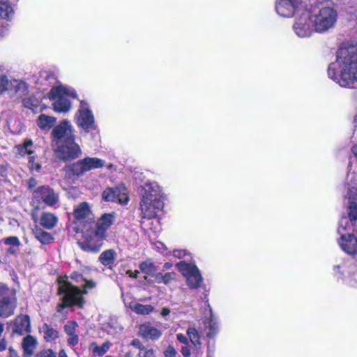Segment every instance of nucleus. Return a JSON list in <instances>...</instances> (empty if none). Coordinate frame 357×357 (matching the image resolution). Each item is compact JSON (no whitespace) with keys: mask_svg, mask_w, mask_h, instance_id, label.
Returning <instances> with one entry per match:
<instances>
[{"mask_svg":"<svg viewBox=\"0 0 357 357\" xmlns=\"http://www.w3.org/2000/svg\"><path fill=\"white\" fill-rule=\"evenodd\" d=\"M41 331L44 333V338L47 342L53 341L58 337V331L47 324L42 326Z\"/></svg>","mask_w":357,"mask_h":357,"instance_id":"2f4dec72","label":"nucleus"},{"mask_svg":"<svg viewBox=\"0 0 357 357\" xmlns=\"http://www.w3.org/2000/svg\"><path fill=\"white\" fill-rule=\"evenodd\" d=\"M340 268V266H335V268H335V269H336V268Z\"/></svg>","mask_w":357,"mask_h":357,"instance_id":"69168bd1","label":"nucleus"},{"mask_svg":"<svg viewBox=\"0 0 357 357\" xmlns=\"http://www.w3.org/2000/svg\"><path fill=\"white\" fill-rule=\"evenodd\" d=\"M176 338L178 341L181 343L185 344V345L188 344V337L183 334L178 333L176 335Z\"/></svg>","mask_w":357,"mask_h":357,"instance_id":"de8ad7c7","label":"nucleus"},{"mask_svg":"<svg viewBox=\"0 0 357 357\" xmlns=\"http://www.w3.org/2000/svg\"><path fill=\"white\" fill-rule=\"evenodd\" d=\"M68 97H76L74 91L63 86L53 87L50 92V99L53 101V107L57 112H66L70 108Z\"/></svg>","mask_w":357,"mask_h":357,"instance_id":"423d86ee","label":"nucleus"},{"mask_svg":"<svg viewBox=\"0 0 357 357\" xmlns=\"http://www.w3.org/2000/svg\"><path fill=\"white\" fill-rule=\"evenodd\" d=\"M309 10L314 22L315 32L324 33L335 27L337 20V12L333 7H314Z\"/></svg>","mask_w":357,"mask_h":357,"instance_id":"7ed1b4c3","label":"nucleus"},{"mask_svg":"<svg viewBox=\"0 0 357 357\" xmlns=\"http://www.w3.org/2000/svg\"><path fill=\"white\" fill-rule=\"evenodd\" d=\"M116 219L114 213L102 214L97 220L96 229L103 234H107V229L113 225Z\"/></svg>","mask_w":357,"mask_h":357,"instance_id":"aec40b11","label":"nucleus"},{"mask_svg":"<svg viewBox=\"0 0 357 357\" xmlns=\"http://www.w3.org/2000/svg\"><path fill=\"white\" fill-rule=\"evenodd\" d=\"M33 234L35 238L43 244H49L54 240L53 236L49 232L43 231L40 228H36L33 230Z\"/></svg>","mask_w":357,"mask_h":357,"instance_id":"c756f323","label":"nucleus"},{"mask_svg":"<svg viewBox=\"0 0 357 357\" xmlns=\"http://www.w3.org/2000/svg\"><path fill=\"white\" fill-rule=\"evenodd\" d=\"M16 307V297L0 299V317H8L14 313Z\"/></svg>","mask_w":357,"mask_h":357,"instance_id":"412c9836","label":"nucleus"},{"mask_svg":"<svg viewBox=\"0 0 357 357\" xmlns=\"http://www.w3.org/2000/svg\"><path fill=\"white\" fill-rule=\"evenodd\" d=\"M29 162L31 164L30 168L31 169H35L36 172L40 171L41 165L38 163H34V158L33 156H30L29 158Z\"/></svg>","mask_w":357,"mask_h":357,"instance_id":"c03bdc74","label":"nucleus"},{"mask_svg":"<svg viewBox=\"0 0 357 357\" xmlns=\"http://www.w3.org/2000/svg\"><path fill=\"white\" fill-rule=\"evenodd\" d=\"M129 307L138 314L147 315L153 311V307L151 305H143L137 303H130Z\"/></svg>","mask_w":357,"mask_h":357,"instance_id":"cd10ccee","label":"nucleus"},{"mask_svg":"<svg viewBox=\"0 0 357 357\" xmlns=\"http://www.w3.org/2000/svg\"><path fill=\"white\" fill-rule=\"evenodd\" d=\"M77 328L78 324L74 321H68L64 326V331L68 335L67 341L69 345L75 346L78 344Z\"/></svg>","mask_w":357,"mask_h":357,"instance_id":"4be33fe9","label":"nucleus"},{"mask_svg":"<svg viewBox=\"0 0 357 357\" xmlns=\"http://www.w3.org/2000/svg\"><path fill=\"white\" fill-rule=\"evenodd\" d=\"M176 266L185 278L186 282L190 289H197L200 287L203 279L195 265L182 261L177 263Z\"/></svg>","mask_w":357,"mask_h":357,"instance_id":"1a4fd4ad","label":"nucleus"},{"mask_svg":"<svg viewBox=\"0 0 357 357\" xmlns=\"http://www.w3.org/2000/svg\"><path fill=\"white\" fill-rule=\"evenodd\" d=\"M74 217L77 222H91L93 220L91 208L88 203L82 202L74 208Z\"/></svg>","mask_w":357,"mask_h":357,"instance_id":"f3484780","label":"nucleus"},{"mask_svg":"<svg viewBox=\"0 0 357 357\" xmlns=\"http://www.w3.org/2000/svg\"><path fill=\"white\" fill-rule=\"evenodd\" d=\"M139 268L143 273L151 276H153L158 270L157 266L151 260L142 262Z\"/></svg>","mask_w":357,"mask_h":357,"instance_id":"7c9ffc66","label":"nucleus"},{"mask_svg":"<svg viewBox=\"0 0 357 357\" xmlns=\"http://www.w3.org/2000/svg\"><path fill=\"white\" fill-rule=\"evenodd\" d=\"M143 190L141 200L142 212L145 218H153L163 207L160 188L155 183H149L145 184Z\"/></svg>","mask_w":357,"mask_h":357,"instance_id":"f03ea898","label":"nucleus"},{"mask_svg":"<svg viewBox=\"0 0 357 357\" xmlns=\"http://www.w3.org/2000/svg\"><path fill=\"white\" fill-rule=\"evenodd\" d=\"M172 263L167 262V263H165V264H164V266H163V267H164V268H165V270H169V269H170V268H172Z\"/></svg>","mask_w":357,"mask_h":357,"instance_id":"052dcab7","label":"nucleus"},{"mask_svg":"<svg viewBox=\"0 0 357 357\" xmlns=\"http://www.w3.org/2000/svg\"><path fill=\"white\" fill-rule=\"evenodd\" d=\"M174 273H167L164 275L163 278V283L165 284H169L171 281L174 280Z\"/></svg>","mask_w":357,"mask_h":357,"instance_id":"a18cd8bd","label":"nucleus"},{"mask_svg":"<svg viewBox=\"0 0 357 357\" xmlns=\"http://www.w3.org/2000/svg\"><path fill=\"white\" fill-rule=\"evenodd\" d=\"M17 250L15 248V246H13V247L9 248L7 250L6 252L8 255H15L17 252Z\"/></svg>","mask_w":357,"mask_h":357,"instance_id":"6e6d98bb","label":"nucleus"},{"mask_svg":"<svg viewBox=\"0 0 357 357\" xmlns=\"http://www.w3.org/2000/svg\"><path fill=\"white\" fill-rule=\"evenodd\" d=\"M3 330H4V326L3 324L0 323V337L2 335Z\"/></svg>","mask_w":357,"mask_h":357,"instance_id":"e2e57ef3","label":"nucleus"},{"mask_svg":"<svg viewBox=\"0 0 357 357\" xmlns=\"http://www.w3.org/2000/svg\"><path fill=\"white\" fill-rule=\"evenodd\" d=\"M328 76L344 87L357 84V44H344L337 52L335 61L328 66Z\"/></svg>","mask_w":357,"mask_h":357,"instance_id":"f257e3e1","label":"nucleus"},{"mask_svg":"<svg viewBox=\"0 0 357 357\" xmlns=\"http://www.w3.org/2000/svg\"><path fill=\"white\" fill-rule=\"evenodd\" d=\"M117 253L113 249H108L103 251L99 256L100 262L105 266L112 267L116 259Z\"/></svg>","mask_w":357,"mask_h":357,"instance_id":"393cba45","label":"nucleus"},{"mask_svg":"<svg viewBox=\"0 0 357 357\" xmlns=\"http://www.w3.org/2000/svg\"><path fill=\"white\" fill-rule=\"evenodd\" d=\"M102 198L107 202H115L121 204H126L128 202V190L124 185L115 188H107L102 192Z\"/></svg>","mask_w":357,"mask_h":357,"instance_id":"4468645a","label":"nucleus"},{"mask_svg":"<svg viewBox=\"0 0 357 357\" xmlns=\"http://www.w3.org/2000/svg\"><path fill=\"white\" fill-rule=\"evenodd\" d=\"M181 354L184 357H188L190 356V349L188 344L183 347L181 350Z\"/></svg>","mask_w":357,"mask_h":357,"instance_id":"8fccbe9b","label":"nucleus"},{"mask_svg":"<svg viewBox=\"0 0 357 357\" xmlns=\"http://www.w3.org/2000/svg\"><path fill=\"white\" fill-rule=\"evenodd\" d=\"M111 345L112 344L108 341L104 342L101 346L93 342L90 344L89 349L93 354L102 356L109 349Z\"/></svg>","mask_w":357,"mask_h":357,"instance_id":"c85d7f7f","label":"nucleus"},{"mask_svg":"<svg viewBox=\"0 0 357 357\" xmlns=\"http://www.w3.org/2000/svg\"><path fill=\"white\" fill-rule=\"evenodd\" d=\"M187 335L190 342L195 347L198 348L201 345L199 335L195 328H188Z\"/></svg>","mask_w":357,"mask_h":357,"instance_id":"72a5a7b5","label":"nucleus"},{"mask_svg":"<svg viewBox=\"0 0 357 357\" xmlns=\"http://www.w3.org/2000/svg\"><path fill=\"white\" fill-rule=\"evenodd\" d=\"M312 18L310 10L306 8L298 13L294 24V30L298 37H310L315 31V26Z\"/></svg>","mask_w":357,"mask_h":357,"instance_id":"6e6552de","label":"nucleus"},{"mask_svg":"<svg viewBox=\"0 0 357 357\" xmlns=\"http://www.w3.org/2000/svg\"><path fill=\"white\" fill-rule=\"evenodd\" d=\"M306 6V0H280L276 3L275 10L280 16L290 17L298 14Z\"/></svg>","mask_w":357,"mask_h":357,"instance_id":"9d476101","label":"nucleus"},{"mask_svg":"<svg viewBox=\"0 0 357 357\" xmlns=\"http://www.w3.org/2000/svg\"><path fill=\"white\" fill-rule=\"evenodd\" d=\"M32 144L33 143L31 140L26 141L20 150V153L24 155V149H26L27 154L31 155L33 153V151L30 149V148L32 146Z\"/></svg>","mask_w":357,"mask_h":357,"instance_id":"79ce46f5","label":"nucleus"},{"mask_svg":"<svg viewBox=\"0 0 357 357\" xmlns=\"http://www.w3.org/2000/svg\"><path fill=\"white\" fill-rule=\"evenodd\" d=\"M130 344L132 346H133L134 347L138 349L139 351H141L144 347V346L142 344V342L138 339H134L131 342Z\"/></svg>","mask_w":357,"mask_h":357,"instance_id":"49530a36","label":"nucleus"},{"mask_svg":"<svg viewBox=\"0 0 357 357\" xmlns=\"http://www.w3.org/2000/svg\"><path fill=\"white\" fill-rule=\"evenodd\" d=\"M164 356L165 357H178V353L172 346L169 345L165 350Z\"/></svg>","mask_w":357,"mask_h":357,"instance_id":"a19ab883","label":"nucleus"},{"mask_svg":"<svg viewBox=\"0 0 357 357\" xmlns=\"http://www.w3.org/2000/svg\"><path fill=\"white\" fill-rule=\"evenodd\" d=\"M10 93H13L19 98L26 95L29 92V85L21 79H9L8 90Z\"/></svg>","mask_w":357,"mask_h":357,"instance_id":"6ab92c4d","label":"nucleus"},{"mask_svg":"<svg viewBox=\"0 0 357 357\" xmlns=\"http://www.w3.org/2000/svg\"><path fill=\"white\" fill-rule=\"evenodd\" d=\"M138 334L144 338L155 341L161 337L162 332L151 323H144L139 326Z\"/></svg>","mask_w":357,"mask_h":357,"instance_id":"a211bd4d","label":"nucleus"},{"mask_svg":"<svg viewBox=\"0 0 357 357\" xmlns=\"http://www.w3.org/2000/svg\"><path fill=\"white\" fill-rule=\"evenodd\" d=\"M52 137L56 145L75 139L73 126L67 120L61 121L53 128Z\"/></svg>","mask_w":357,"mask_h":357,"instance_id":"ddd939ff","label":"nucleus"},{"mask_svg":"<svg viewBox=\"0 0 357 357\" xmlns=\"http://www.w3.org/2000/svg\"><path fill=\"white\" fill-rule=\"evenodd\" d=\"M173 255L175 257L182 258L187 255V252L185 250H176L173 252Z\"/></svg>","mask_w":357,"mask_h":357,"instance_id":"09e8293b","label":"nucleus"},{"mask_svg":"<svg viewBox=\"0 0 357 357\" xmlns=\"http://www.w3.org/2000/svg\"><path fill=\"white\" fill-rule=\"evenodd\" d=\"M344 244H346L347 246H350L351 245V243L349 241H344Z\"/></svg>","mask_w":357,"mask_h":357,"instance_id":"0e129e2a","label":"nucleus"},{"mask_svg":"<svg viewBox=\"0 0 357 357\" xmlns=\"http://www.w3.org/2000/svg\"><path fill=\"white\" fill-rule=\"evenodd\" d=\"M59 357H68L66 352L62 350V351H60L59 354Z\"/></svg>","mask_w":357,"mask_h":357,"instance_id":"680f3d73","label":"nucleus"},{"mask_svg":"<svg viewBox=\"0 0 357 357\" xmlns=\"http://www.w3.org/2000/svg\"><path fill=\"white\" fill-rule=\"evenodd\" d=\"M155 277V282L158 283H163L164 275L161 273H155L153 275Z\"/></svg>","mask_w":357,"mask_h":357,"instance_id":"3c124183","label":"nucleus"},{"mask_svg":"<svg viewBox=\"0 0 357 357\" xmlns=\"http://www.w3.org/2000/svg\"><path fill=\"white\" fill-rule=\"evenodd\" d=\"M15 296V291L8 288L5 284L0 283V299H6Z\"/></svg>","mask_w":357,"mask_h":357,"instance_id":"c9c22d12","label":"nucleus"},{"mask_svg":"<svg viewBox=\"0 0 357 357\" xmlns=\"http://www.w3.org/2000/svg\"><path fill=\"white\" fill-rule=\"evenodd\" d=\"M14 14L12 6L6 1H0V16L9 20Z\"/></svg>","mask_w":357,"mask_h":357,"instance_id":"473e14b6","label":"nucleus"},{"mask_svg":"<svg viewBox=\"0 0 357 357\" xmlns=\"http://www.w3.org/2000/svg\"><path fill=\"white\" fill-rule=\"evenodd\" d=\"M352 153L357 158V145L354 146L351 149Z\"/></svg>","mask_w":357,"mask_h":357,"instance_id":"bf43d9fd","label":"nucleus"},{"mask_svg":"<svg viewBox=\"0 0 357 357\" xmlns=\"http://www.w3.org/2000/svg\"><path fill=\"white\" fill-rule=\"evenodd\" d=\"M77 126L86 131L96 129L94 116L84 104H82L77 116Z\"/></svg>","mask_w":357,"mask_h":357,"instance_id":"2eb2a0df","label":"nucleus"},{"mask_svg":"<svg viewBox=\"0 0 357 357\" xmlns=\"http://www.w3.org/2000/svg\"><path fill=\"white\" fill-rule=\"evenodd\" d=\"M105 162L98 158L87 157L65 167L64 170L69 174L79 176L86 172L103 167Z\"/></svg>","mask_w":357,"mask_h":357,"instance_id":"0eeeda50","label":"nucleus"},{"mask_svg":"<svg viewBox=\"0 0 357 357\" xmlns=\"http://www.w3.org/2000/svg\"><path fill=\"white\" fill-rule=\"evenodd\" d=\"M59 294H63L62 303L57 305L58 312H61L67 306L77 305L82 307L84 305V299L81 290L66 281L63 278L59 279Z\"/></svg>","mask_w":357,"mask_h":357,"instance_id":"39448f33","label":"nucleus"},{"mask_svg":"<svg viewBox=\"0 0 357 357\" xmlns=\"http://www.w3.org/2000/svg\"><path fill=\"white\" fill-rule=\"evenodd\" d=\"M58 222V218L51 213H43L41 215L40 223L46 229H50L54 227Z\"/></svg>","mask_w":357,"mask_h":357,"instance_id":"bb28decb","label":"nucleus"},{"mask_svg":"<svg viewBox=\"0 0 357 357\" xmlns=\"http://www.w3.org/2000/svg\"><path fill=\"white\" fill-rule=\"evenodd\" d=\"M209 331L207 333V337H212L215 335L218 332V324L215 319L212 317L208 321Z\"/></svg>","mask_w":357,"mask_h":357,"instance_id":"e433bc0d","label":"nucleus"},{"mask_svg":"<svg viewBox=\"0 0 357 357\" xmlns=\"http://www.w3.org/2000/svg\"><path fill=\"white\" fill-rule=\"evenodd\" d=\"M55 153L59 159L63 161H69L81 155L82 149L79 145L75 142V139H73L57 144Z\"/></svg>","mask_w":357,"mask_h":357,"instance_id":"f8f14e48","label":"nucleus"},{"mask_svg":"<svg viewBox=\"0 0 357 357\" xmlns=\"http://www.w3.org/2000/svg\"><path fill=\"white\" fill-rule=\"evenodd\" d=\"M6 245H10L13 246L18 247L20 245V240L16 236H10L3 240Z\"/></svg>","mask_w":357,"mask_h":357,"instance_id":"ea45409f","label":"nucleus"},{"mask_svg":"<svg viewBox=\"0 0 357 357\" xmlns=\"http://www.w3.org/2000/svg\"><path fill=\"white\" fill-rule=\"evenodd\" d=\"M139 273V272L138 271H135L134 273H133L132 271H130V270H129V271H127V274H128L130 277H131V278H136L137 277V275H138Z\"/></svg>","mask_w":357,"mask_h":357,"instance_id":"5fc2aeb1","label":"nucleus"},{"mask_svg":"<svg viewBox=\"0 0 357 357\" xmlns=\"http://www.w3.org/2000/svg\"><path fill=\"white\" fill-rule=\"evenodd\" d=\"M170 313V310L167 307H163L161 311V314L163 317L168 315Z\"/></svg>","mask_w":357,"mask_h":357,"instance_id":"4d7b16f0","label":"nucleus"},{"mask_svg":"<svg viewBox=\"0 0 357 357\" xmlns=\"http://www.w3.org/2000/svg\"><path fill=\"white\" fill-rule=\"evenodd\" d=\"M138 357H155V351L153 348L144 347L139 351Z\"/></svg>","mask_w":357,"mask_h":357,"instance_id":"58836bf2","label":"nucleus"},{"mask_svg":"<svg viewBox=\"0 0 357 357\" xmlns=\"http://www.w3.org/2000/svg\"><path fill=\"white\" fill-rule=\"evenodd\" d=\"M33 197L37 199H41L48 206L54 205L59 200V196L53 190L40 187L33 192Z\"/></svg>","mask_w":357,"mask_h":357,"instance_id":"dca6fc26","label":"nucleus"},{"mask_svg":"<svg viewBox=\"0 0 357 357\" xmlns=\"http://www.w3.org/2000/svg\"><path fill=\"white\" fill-rule=\"evenodd\" d=\"M39 100L34 97H29L23 100V105L25 107L36 112L39 107Z\"/></svg>","mask_w":357,"mask_h":357,"instance_id":"f704fd0d","label":"nucleus"},{"mask_svg":"<svg viewBox=\"0 0 357 357\" xmlns=\"http://www.w3.org/2000/svg\"><path fill=\"white\" fill-rule=\"evenodd\" d=\"M25 153H27V152H26V149H24V154Z\"/></svg>","mask_w":357,"mask_h":357,"instance_id":"338daca9","label":"nucleus"},{"mask_svg":"<svg viewBox=\"0 0 357 357\" xmlns=\"http://www.w3.org/2000/svg\"><path fill=\"white\" fill-rule=\"evenodd\" d=\"M9 79L5 75H0V95L8 90Z\"/></svg>","mask_w":357,"mask_h":357,"instance_id":"4c0bfd02","label":"nucleus"},{"mask_svg":"<svg viewBox=\"0 0 357 357\" xmlns=\"http://www.w3.org/2000/svg\"><path fill=\"white\" fill-rule=\"evenodd\" d=\"M8 357H19V356H17V352L14 349H13L12 348H10Z\"/></svg>","mask_w":357,"mask_h":357,"instance_id":"13d9d810","label":"nucleus"},{"mask_svg":"<svg viewBox=\"0 0 357 357\" xmlns=\"http://www.w3.org/2000/svg\"><path fill=\"white\" fill-rule=\"evenodd\" d=\"M36 344L37 341L33 337L28 335L24 338L22 348L26 357H30L33 354L36 348Z\"/></svg>","mask_w":357,"mask_h":357,"instance_id":"a878e982","label":"nucleus"},{"mask_svg":"<svg viewBox=\"0 0 357 357\" xmlns=\"http://www.w3.org/2000/svg\"><path fill=\"white\" fill-rule=\"evenodd\" d=\"M35 357H56V355L51 349H47L40 351Z\"/></svg>","mask_w":357,"mask_h":357,"instance_id":"37998d69","label":"nucleus"},{"mask_svg":"<svg viewBox=\"0 0 357 357\" xmlns=\"http://www.w3.org/2000/svg\"><path fill=\"white\" fill-rule=\"evenodd\" d=\"M56 122V119L54 116H48L44 114H40L36 121L37 126L40 130L49 131L53 128Z\"/></svg>","mask_w":357,"mask_h":357,"instance_id":"b1692460","label":"nucleus"},{"mask_svg":"<svg viewBox=\"0 0 357 357\" xmlns=\"http://www.w3.org/2000/svg\"><path fill=\"white\" fill-rule=\"evenodd\" d=\"M355 220L343 216L339 222L337 232L340 235L339 245L341 248L349 255H355L357 252V239L351 233L354 229Z\"/></svg>","mask_w":357,"mask_h":357,"instance_id":"20e7f679","label":"nucleus"},{"mask_svg":"<svg viewBox=\"0 0 357 357\" xmlns=\"http://www.w3.org/2000/svg\"><path fill=\"white\" fill-rule=\"evenodd\" d=\"M107 234L100 233L96 229L84 234V241L79 243V247L84 251L91 252H98L104 244Z\"/></svg>","mask_w":357,"mask_h":357,"instance_id":"9b49d317","label":"nucleus"},{"mask_svg":"<svg viewBox=\"0 0 357 357\" xmlns=\"http://www.w3.org/2000/svg\"><path fill=\"white\" fill-rule=\"evenodd\" d=\"M84 287L88 289H93L96 287V283L92 280H86Z\"/></svg>","mask_w":357,"mask_h":357,"instance_id":"603ef678","label":"nucleus"},{"mask_svg":"<svg viewBox=\"0 0 357 357\" xmlns=\"http://www.w3.org/2000/svg\"><path fill=\"white\" fill-rule=\"evenodd\" d=\"M30 331V320L27 315L18 316L14 323L13 331L18 334H23Z\"/></svg>","mask_w":357,"mask_h":357,"instance_id":"5701e85b","label":"nucleus"},{"mask_svg":"<svg viewBox=\"0 0 357 357\" xmlns=\"http://www.w3.org/2000/svg\"><path fill=\"white\" fill-rule=\"evenodd\" d=\"M6 347H7L6 341L4 339H1L0 340V351H2L6 350Z\"/></svg>","mask_w":357,"mask_h":357,"instance_id":"864d4df0","label":"nucleus"}]
</instances>
